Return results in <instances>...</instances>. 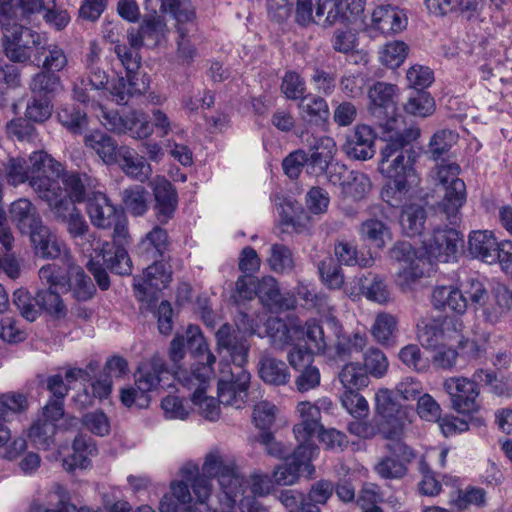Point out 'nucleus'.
<instances>
[{
	"label": "nucleus",
	"instance_id": "5701e85b",
	"mask_svg": "<svg viewBox=\"0 0 512 512\" xmlns=\"http://www.w3.org/2000/svg\"><path fill=\"white\" fill-rule=\"evenodd\" d=\"M116 77L110 78L101 65L85 69V75L74 83L73 93L77 101L86 104L90 101L89 92L101 90L112 97V84Z\"/></svg>",
	"mask_w": 512,
	"mask_h": 512
},
{
	"label": "nucleus",
	"instance_id": "4be33fe9",
	"mask_svg": "<svg viewBox=\"0 0 512 512\" xmlns=\"http://www.w3.org/2000/svg\"><path fill=\"white\" fill-rule=\"evenodd\" d=\"M153 211L157 221L165 225L174 218L179 197L176 187L165 177L155 181Z\"/></svg>",
	"mask_w": 512,
	"mask_h": 512
},
{
	"label": "nucleus",
	"instance_id": "393cba45",
	"mask_svg": "<svg viewBox=\"0 0 512 512\" xmlns=\"http://www.w3.org/2000/svg\"><path fill=\"white\" fill-rule=\"evenodd\" d=\"M299 116L309 127L326 130L330 110L327 101L320 95L309 93L298 103Z\"/></svg>",
	"mask_w": 512,
	"mask_h": 512
},
{
	"label": "nucleus",
	"instance_id": "1a4fd4ad",
	"mask_svg": "<svg viewBox=\"0 0 512 512\" xmlns=\"http://www.w3.org/2000/svg\"><path fill=\"white\" fill-rule=\"evenodd\" d=\"M190 352L193 362L191 374L201 384L207 382L214 373L213 365L216 357L209 350L201 330L197 326L190 325L187 329V338L177 334L170 343L169 357L174 363L184 359L186 352Z\"/></svg>",
	"mask_w": 512,
	"mask_h": 512
},
{
	"label": "nucleus",
	"instance_id": "f257e3e1",
	"mask_svg": "<svg viewBox=\"0 0 512 512\" xmlns=\"http://www.w3.org/2000/svg\"><path fill=\"white\" fill-rule=\"evenodd\" d=\"M217 347L225 350L231 362H219V380L217 384L218 401L224 406L241 409L248 398L251 375L245 368L248 363L250 343L243 337L233 334L229 323H224L215 334Z\"/></svg>",
	"mask_w": 512,
	"mask_h": 512
},
{
	"label": "nucleus",
	"instance_id": "20e7f679",
	"mask_svg": "<svg viewBox=\"0 0 512 512\" xmlns=\"http://www.w3.org/2000/svg\"><path fill=\"white\" fill-rule=\"evenodd\" d=\"M397 90L394 84L380 81L374 83L368 90V109L382 129L381 138L385 144H390V140L413 143L420 137V129L413 125L407 127L403 116L398 113Z\"/></svg>",
	"mask_w": 512,
	"mask_h": 512
},
{
	"label": "nucleus",
	"instance_id": "4d7b16f0",
	"mask_svg": "<svg viewBox=\"0 0 512 512\" xmlns=\"http://www.w3.org/2000/svg\"><path fill=\"white\" fill-rule=\"evenodd\" d=\"M230 326L233 327L232 325ZM236 327L237 329L232 328L233 334L237 335V337H243L249 343L247 335L263 337L268 332L269 324L264 327L262 319L258 315L241 312L236 321Z\"/></svg>",
	"mask_w": 512,
	"mask_h": 512
},
{
	"label": "nucleus",
	"instance_id": "4c0bfd02",
	"mask_svg": "<svg viewBox=\"0 0 512 512\" xmlns=\"http://www.w3.org/2000/svg\"><path fill=\"white\" fill-rule=\"evenodd\" d=\"M55 217L67 225L68 232L73 237L83 236L88 231V225L76 205L71 201L48 205Z\"/></svg>",
	"mask_w": 512,
	"mask_h": 512
},
{
	"label": "nucleus",
	"instance_id": "9b49d317",
	"mask_svg": "<svg viewBox=\"0 0 512 512\" xmlns=\"http://www.w3.org/2000/svg\"><path fill=\"white\" fill-rule=\"evenodd\" d=\"M460 170L457 163H446L439 165L436 173L445 189L442 200L436 206V212L453 225L458 222L460 209L467 199L465 182L458 177Z\"/></svg>",
	"mask_w": 512,
	"mask_h": 512
},
{
	"label": "nucleus",
	"instance_id": "72a5a7b5",
	"mask_svg": "<svg viewBox=\"0 0 512 512\" xmlns=\"http://www.w3.org/2000/svg\"><path fill=\"white\" fill-rule=\"evenodd\" d=\"M29 234L35 254L44 259L60 257L63 248H65L64 244L59 242L56 235L51 233L50 229L43 224L38 225Z\"/></svg>",
	"mask_w": 512,
	"mask_h": 512
},
{
	"label": "nucleus",
	"instance_id": "c85d7f7f",
	"mask_svg": "<svg viewBox=\"0 0 512 512\" xmlns=\"http://www.w3.org/2000/svg\"><path fill=\"white\" fill-rule=\"evenodd\" d=\"M336 152V143L333 138L324 136L316 140L310 157L307 156L306 172L319 177L326 173L332 163Z\"/></svg>",
	"mask_w": 512,
	"mask_h": 512
},
{
	"label": "nucleus",
	"instance_id": "603ef678",
	"mask_svg": "<svg viewBox=\"0 0 512 512\" xmlns=\"http://www.w3.org/2000/svg\"><path fill=\"white\" fill-rule=\"evenodd\" d=\"M435 108V100L429 92L411 91L404 104V111L417 117H427L433 114Z\"/></svg>",
	"mask_w": 512,
	"mask_h": 512
},
{
	"label": "nucleus",
	"instance_id": "7c9ffc66",
	"mask_svg": "<svg viewBox=\"0 0 512 512\" xmlns=\"http://www.w3.org/2000/svg\"><path fill=\"white\" fill-rule=\"evenodd\" d=\"M431 301L435 309L449 310L457 315H463L468 308L467 297L455 286H436Z\"/></svg>",
	"mask_w": 512,
	"mask_h": 512
},
{
	"label": "nucleus",
	"instance_id": "7ed1b4c3",
	"mask_svg": "<svg viewBox=\"0 0 512 512\" xmlns=\"http://www.w3.org/2000/svg\"><path fill=\"white\" fill-rule=\"evenodd\" d=\"M418 153L413 143L390 141L380 149L378 169L386 178L381 199L392 208H399L410 189L409 177L414 172Z\"/></svg>",
	"mask_w": 512,
	"mask_h": 512
},
{
	"label": "nucleus",
	"instance_id": "39448f33",
	"mask_svg": "<svg viewBox=\"0 0 512 512\" xmlns=\"http://www.w3.org/2000/svg\"><path fill=\"white\" fill-rule=\"evenodd\" d=\"M30 185L48 205L64 203V200L71 201L73 205L87 204L92 194L98 193L101 187L99 179L90 172L66 171L64 168L59 178L33 177Z\"/></svg>",
	"mask_w": 512,
	"mask_h": 512
},
{
	"label": "nucleus",
	"instance_id": "58836bf2",
	"mask_svg": "<svg viewBox=\"0 0 512 512\" xmlns=\"http://www.w3.org/2000/svg\"><path fill=\"white\" fill-rule=\"evenodd\" d=\"M499 242L490 231H473L469 235L468 249L470 254L481 261L493 264V257Z\"/></svg>",
	"mask_w": 512,
	"mask_h": 512
},
{
	"label": "nucleus",
	"instance_id": "a878e982",
	"mask_svg": "<svg viewBox=\"0 0 512 512\" xmlns=\"http://www.w3.org/2000/svg\"><path fill=\"white\" fill-rule=\"evenodd\" d=\"M169 374L166 362L160 357L153 356L140 362L135 374V384L142 393L158 388L164 376Z\"/></svg>",
	"mask_w": 512,
	"mask_h": 512
},
{
	"label": "nucleus",
	"instance_id": "c9c22d12",
	"mask_svg": "<svg viewBox=\"0 0 512 512\" xmlns=\"http://www.w3.org/2000/svg\"><path fill=\"white\" fill-rule=\"evenodd\" d=\"M260 379L272 386H285L289 383L291 374L289 366L282 360L271 356H263L258 363Z\"/></svg>",
	"mask_w": 512,
	"mask_h": 512
},
{
	"label": "nucleus",
	"instance_id": "052dcab7",
	"mask_svg": "<svg viewBox=\"0 0 512 512\" xmlns=\"http://www.w3.org/2000/svg\"><path fill=\"white\" fill-rule=\"evenodd\" d=\"M361 512H383L380 503L383 502V494L380 487L374 483H365L360 489L355 500Z\"/></svg>",
	"mask_w": 512,
	"mask_h": 512
},
{
	"label": "nucleus",
	"instance_id": "680f3d73",
	"mask_svg": "<svg viewBox=\"0 0 512 512\" xmlns=\"http://www.w3.org/2000/svg\"><path fill=\"white\" fill-rule=\"evenodd\" d=\"M418 339L421 345L427 349L438 350L445 344V332L443 323L433 320L418 330Z\"/></svg>",
	"mask_w": 512,
	"mask_h": 512
},
{
	"label": "nucleus",
	"instance_id": "dca6fc26",
	"mask_svg": "<svg viewBox=\"0 0 512 512\" xmlns=\"http://www.w3.org/2000/svg\"><path fill=\"white\" fill-rule=\"evenodd\" d=\"M104 126L118 134H128L135 139H146L153 133V124L149 116L137 110L120 114L111 111L104 114Z\"/></svg>",
	"mask_w": 512,
	"mask_h": 512
},
{
	"label": "nucleus",
	"instance_id": "e2e57ef3",
	"mask_svg": "<svg viewBox=\"0 0 512 512\" xmlns=\"http://www.w3.org/2000/svg\"><path fill=\"white\" fill-rule=\"evenodd\" d=\"M268 263L276 273L290 272L294 269L292 250L280 243H274L270 249Z\"/></svg>",
	"mask_w": 512,
	"mask_h": 512
},
{
	"label": "nucleus",
	"instance_id": "864d4df0",
	"mask_svg": "<svg viewBox=\"0 0 512 512\" xmlns=\"http://www.w3.org/2000/svg\"><path fill=\"white\" fill-rule=\"evenodd\" d=\"M33 172L38 176L59 178L63 172V166L45 151H35L30 156ZM33 176L31 177V179Z\"/></svg>",
	"mask_w": 512,
	"mask_h": 512
},
{
	"label": "nucleus",
	"instance_id": "412c9836",
	"mask_svg": "<svg viewBox=\"0 0 512 512\" xmlns=\"http://www.w3.org/2000/svg\"><path fill=\"white\" fill-rule=\"evenodd\" d=\"M377 135L374 129L366 124H358L347 135L342 146L343 152L353 160L366 161L375 155V141Z\"/></svg>",
	"mask_w": 512,
	"mask_h": 512
},
{
	"label": "nucleus",
	"instance_id": "bf43d9fd",
	"mask_svg": "<svg viewBox=\"0 0 512 512\" xmlns=\"http://www.w3.org/2000/svg\"><path fill=\"white\" fill-rule=\"evenodd\" d=\"M280 90L285 98L291 101H301L307 94L304 78L296 71L288 70L282 77Z\"/></svg>",
	"mask_w": 512,
	"mask_h": 512
},
{
	"label": "nucleus",
	"instance_id": "9d476101",
	"mask_svg": "<svg viewBox=\"0 0 512 512\" xmlns=\"http://www.w3.org/2000/svg\"><path fill=\"white\" fill-rule=\"evenodd\" d=\"M3 50L9 60L23 63L34 56L33 62L40 65L41 57L46 51L47 39L23 23L10 26V31L3 33Z\"/></svg>",
	"mask_w": 512,
	"mask_h": 512
},
{
	"label": "nucleus",
	"instance_id": "473e14b6",
	"mask_svg": "<svg viewBox=\"0 0 512 512\" xmlns=\"http://www.w3.org/2000/svg\"><path fill=\"white\" fill-rule=\"evenodd\" d=\"M115 165H118L127 176L141 182L151 174V167L145 157L140 156L133 148L126 145L120 146L118 161Z\"/></svg>",
	"mask_w": 512,
	"mask_h": 512
},
{
	"label": "nucleus",
	"instance_id": "a211bd4d",
	"mask_svg": "<svg viewBox=\"0 0 512 512\" xmlns=\"http://www.w3.org/2000/svg\"><path fill=\"white\" fill-rule=\"evenodd\" d=\"M362 0H317L316 21L323 26L337 22L350 23L363 13Z\"/></svg>",
	"mask_w": 512,
	"mask_h": 512
},
{
	"label": "nucleus",
	"instance_id": "3c124183",
	"mask_svg": "<svg viewBox=\"0 0 512 512\" xmlns=\"http://www.w3.org/2000/svg\"><path fill=\"white\" fill-rule=\"evenodd\" d=\"M339 380L344 389L361 390L368 386L369 376L359 363H346L339 373Z\"/></svg>",
	"mask_w": 512,
	"mask_h": 512
},
{
	"label": "nucleus",
	"instance_id": "37998d69",
	"mask_svg": "<svg viewBox=\"0 0 512 512\" xmlns=\"http://www.w3.org/2000/svg\"><path fill=\"white\" fill-rule=\"evenodd\" d=\"M169 244V236L166 229L155 226L141 240L138 249L141 254H146L147 258L159 259L164 257V254L168 251Z\"/></svg>",
	"mask_w": 512,
	"mask_h": 512
},
{
	"label": "nucleus",
	"instance_id": "2f4dec72",
	"mask_svg": "<svg viewBox=\"0 0 512 512\" xmlns=\"http://www.w3.org/2000/svg\"><path fill=\"white\" fill-rule=\"evenodd\" d=\"M27 408L28 401L24 394L9 392L0 395V447L6 445L11 438V432L5 425L8 417Z\"/></svg>",
	"mask_w": 512,
	"mask_h": 512
},
{
	"label": "nucleus",
	"instance_id": "f3484780",
	"mask_svg": "<svg viewBox=\"0 0 512 512\" xmlns=\"http://www.w3.org/2000/svg\"><path fill=\"white\" fill-rule=\"evenodd\" d=\"M153 260L139 280L134 278V294L140 302H151L171 281V271L163 258Z\"/></svg>",
	"mask_w": 512,
	"mask_h": 512
},
{
	"label": "nucleus",
	"instance_id": "e433bc0d",
	"mask_svg": "<svg viewBox=\"0 0 512 512\" xmlns=\"http://www.w3.org/2000/svg\"><path fill=\"white\" fill-rule=\"evenodd\" d=\"M85 145L91 148L106 165H115L118 161L120 146L107 133L98 130L91 132L85 136Z\"/></svg>",
	"mask_w": 512,
	"mask_h": 512
},
{
	"label": "nucleus",
	"instance_id": "aec40b11",
	"mask_svg": "<svg viewBox=\"0 0 512 512\" xmlns=\"http://www.w3.org/2000/svg\"><path fill=\"white\" fill-rule=\"evenodd\" d=\"M407 26V16L402 9L391 5L377 6L371 15V23L366 31L371 37L393 35Z\"/></svg>",
	"mask_w": 512,
	"mask_h": 512
},
{
	"label": "nucleus",
	"instance_id": "b1692460",
	"mask_svg": "<svg viewBox=\"0 0 512 512\" xmlns=\"http://www.w3.org/2000/svg\"><path fill=\"white\" fill-rule=\"evenodd\" d=\"M379 213L381 219L376 216L370 217L360 225L361 238L372 247L383 249L388 242L393 239L391 227L387 221L389 216L384 206H380Z\"/></svg>",
	"mask_w": 512,
	"mask_h": 512
},
{
	"label": "nucleus",
	"instance_id": "09e8293b",
	"mask_svg": "<svg viewBox=\"0 0 512 512\" xmlns=\"http://www.w3.org/2000/svg\"><path fill=\"white\" fill-rule=\"evenodd\" d=\"M57 119L69 132L78 135L87 126L86 113L74 104L62 105L57 111Z\"/></svg>",
	"mask_w": 512,
	"mask_h": 512
},
{
	"label": "nucleus",
	"instance_id": "bb28decb",
	"mask_svg": "<svg viewBox=\"0 0 512 512\" xmlns=\"http://www.w3.org/2000/svg\"><path fill=\"white\" fill-rule=\"evenodd\" d=\"M327 324L334 329L336 337L335 344L331 346L327 354L340 361H345L350 358L353 352H359L366 345V337L360 333H354L352 335L342 334V325L340 322L332 317L327 320ZM330 342V340L328 339Z\"/></svg>",
	"mask_w": 512,
	"mask_h": 512
},
{
	"label": "nucleus",
	"instance_id": "2eb2a0df",
	"mask_svg": "<svg viewBox=\"0 0 512 512\" xmlns=\"http://www.w3.org/2000/svg\"><path fill=\"white\" fill-rule=\"evenodd\" d=\"M461 220V213L456 224L453 227H437L423 241L426 252L441 262H450L456 259L459 246H462L464 239L463 234L456 229V225Z\"/></svg>",
	"mask_w": 512,
	"mask_h": 512
},
{
	"label": "nucleus",
	"instance_id": "0e129e2a",
	"mask_svg": "<svg viewBox=\"0 0 512 512\" xmlns=\"http://www.w3.org/2000/svg\"><path fill=\"white\" fill-rule=\"evenodd\" d=\"M191 401L194 405L199 407L201 415L209 420L216 421L220 417V407L221 404L218 401V397H208L206 396V388L199 386L192 394Z\"/></svg>",
	"mask_w": 512,
	"mask_h": 512
},
{
	"label": "nucleus",
	"instance_id": "ea45409f",
	"mask_svg": "<svg viewBox=\"0 0 512 512\" xmlns=\"http://www.w3.org/2000/svg\"><path fill=\"white\" fill-rule=\"evenodd\" d=\"M168 15L175 21V32H197L196 8L191 0H173Z\"/></svg>",
	"mask_w": 512,
	"mask_h": 512
},
{
	"label": "nucleus",
	"instance_id": "c756f323",
	"mask_svg": "<svg viewBox=\"0 0 512 512\" xmlns=\"http://www.w3.org/2000/svg\"><path fill=\"white\" fill-rule=\"evenodd\" d=\"M390 258L407 265V274L413 280L422 278L426 275L425 265H430V261L425 257H418L415 248L407 241H397L390 249Z\"/></svg>",
	"mask_w": 512,
	"mask_h": 512
},
{
	"label": "nucleus",
	"instance_id": "cd10ccee",
	"mask_svg": "<svg viewBox=\"0 0 512 512\" xmlns=\"http://www.w3.org/2000/svg\"><path fill=\"white\" fill-rule=\"evenodd\" d=\"M61 263V265L58 264V269L66 272L65 278L69 281V291H72L74 298L78 301L91 299L96 292V288L84 269L72 264L66 254L65 259H61Z\"/></svg>",
	"mask_w": 512,
	"mask_h": 512
},
{
	"label": "nucleus",
	"instance_id": "49530a36",
	"mask_svg": "<svg viewBox=\"0 0 512 512\" xmlns=\"http://www.w3.org/2000/svg\"><path fill=\"white\" fill-rule=\"evenodd\" d=\"M487 493L481 487L467 486L464 490L457 489L450 499V504L453 505L457 510L463 511L469 506L473 505L478 508L486 506Z\"/></svg>",
	"mask_w": 512,
	"mask_h": 512
},
{
	"label": "nucleus",
	"instance_id": "a18cd8bd",
	"mask_svg": "<svg viewBox=\"0 0 512 512\" xmlns=\"http://www.w3.org/2000/svg\"><path fill=\"white\" fill-rule=\"evenodd\" d=\"M361 293L370 301L385 303L390 293L382 277L372 272L363 274L359 279Z\"/></svg>",
	"mask_w": 512,
	"mask_h": 512
},
{
	"label": "nucleus",
	"instance_id": "0eeeda50",
	"mask_svg": "<svg viewBox=\"0 0 512 512\" xmlns=\"http://www.w3.org/2000/svg\"><path fill=\"white\" fill-rule=\"evenodd\" d=\"M285 329V342L290 345L287 359L294 370L312 365L315 353L326 354L329 352L328 337L324 333L322 322L316 318H310L304 326L286 324L278 321Z\"/></svg>",
	"mask_w": 512,
	"mask_h": 512
},
{
	"label": "nucleus",
	"instance_id": "774afa93",
	"mask_svg": "<svg viewBox=\"0 0 512 512\" xmlns=\"http://www.w3.org/2000/svg\"><path fill=\"white\" fill-rule=\"evenodd\" d=\"M388 366V359L379 348L371 347L364 353L362 367L367 371L368 375L381 378L386 374Z\"/></svg>",
	"mask_w": 512,
	"mask_h": 512
},
{
	"label": "nucleus",
	"instance_id": "6e6552de",
	"mask_svg": "<svg viewBox=\"0 0 512 512\" xmlns=\"http://www.w3.org/2000/svg\"><path fill=\"white\" fill-rule=\"evenodd\" d=\"M183 480L171 483V492L166 493L160 500V512H196L192 501L190 488L197 502L204 504L212 491L211 480L199 472L197 466L182 468Z\"/></svg>",
	"mask_w": 512,
	"mask_h": 512
},
{
	"label": "nucleus",
	"instance_id": "a19ab883",
	"mask_svg": "<svg viewBox=\"0 0 512 512\" xmlns=\"http://www.w3.org/2000/svg\"><path fill=\"white\" fill-rule=\"evenodd\" d=\"M10 216L18 228L25 233L31 232L38 225L42 224L36 208L26 198H20L10 205Z\"/></svg>",
	"mask_w": 512,
	"mask_h": 512
},
{
	"label": "nucleus",
	"instance_id": "8fccbe9b",
	"mask_svg": "<svg viewBox=\"0 0 512 512\" xmlns=\"http://www.w3.org/2000/svg\"><path fill=\"white\" fill-rule=\"evenodd\" d=\"M61 87L59 74L44 69L36 73L30 82V89L34 95L50 99L54 97Z\"/></svg>",
	"mask_w": 512,
	"mask_h": 512
},
{
	"label": "nucleus",
	"instance_id": "f03ea898",
	"mask_svg": "<svg viewBox=\"0 0 512 512\" xmlns=\"http://www.w3.org/2000/svg\"><path fill=\"white\" fill-rule=\"evenodd\" d=\"M86 212L93 226L113 228L112 241L103 243L100 249V255L109 271L120 276L130 275L133 265L125 247L130 236L124 209L113 204L107 194L100 190L88 200Z\"/></svg>",
	"mask_w": 512,
	"mask_h": 512
},
{
	"label": "nucleus",
	"instance_id": "338daca9",
	"mask_svg": "<svg viewBox=\"0 0 512 512\" xmlns=\"http://www.w3.org/2000/svg\"><path fill=\"white\" fill-rule=\"evenodd\" d=\"M342 406L354 418L366 417L369 412L368 402L360 390L344 389L340 395Z\"/></svg>",
	"mask_w": 512,
	"mask_h": 512
},
{
	"label": "nucleus",
	"instance_id": "de8ad7c7",
	"mask_svg": "<svg viewBox=\"0 0 512 512\" xmlns=\"http://www.w3.org/2000/svg\"><path fill=\"white\" fill-rule=\"evenodd\" d=\"M315 436H307L303 434V437L295 435V438L299 442L291 455L288 454V459L291 462H295V465L302 470L309 469L314 471V467L311 461L316 453H318V447L314 443L313 439Z\"/></svg>",
	"mask_w": 512,
	"mask_h": 512
},
{
	"label": "nucleus",
	"instance_id": "13d9d810",
	"mask_svg": "<svg viewBox=\"0 0 512 512\" xmlns=\"http://www.w3.org/2000/svg\"><path fill=\"white\" fill-rule=\"evenodd\" d=\"M56 429V424L37 421L28 430L29 440L37 449L48 450L54 444Z\"/></svg>",
	"mask_w": 512,
	"mask_h": 512
},
{
	"label": "nucleus",
	"instance_id": "f704fd0d",
	"mask_svg": "<svg viewBox=\"0 0 512 512\" xmlns=\"http://www.w3.org/2000/svg\"><path fill=\"white\" fill-rule=\"evenodd\" d=\"M427 220L425 207L417 203H409L401 206L399 213V225L402 233L407 237L420 236Z\"/></svg>",
	"mask_w": 512,
	"mask_h": 512
},
{
	"label": "nucleus",
	"instance_id": "79ce46f5",
	"mask_svg": "<svg viewBox=\"0 0 512 512\" xmlns=\"http://www.w3.org/2000/svg\"><path fill=\"white\" fill-rule=\"evenodd\" d=\"M297 410L300 414L301 422L294 425V435H299L300 437H303V434L306 437L315 436L316 432L323 426L320 408L315 404L304 401L298 404Z\"/></svg>",
	"mask_w": 512,
	"mask_h": 512
},
{
	"label": "nucleus",
	"instance_id": "c03bdc74",
	"mask_svg": "<svg viewBox=\"0 0 512 512\" xmlns=\"http://www.w3.org/2000/svg\"><path fill=\"white\" fill-rule=\"evenodd\" d=\"M371 190L372 182L367 174L360 171H351L348 181L340 190V194L344 199L360 202L367 198Z\"/></svg>",
	"mask_w": 512,
	"mask_h": 512
},
{
	"label": "nucleus",
	"instance_id": "423d86ee",
	"mask_svg": "<svg viewBox=\"0 0 512 512\" xmlns=\"http://www.w3.org/2000/svg\"><path fill=\"white\" fill-rule=\"evenodd\" d=\"M375 412L379 434L391 441L387 445L390 456L407 465L414 457L413 450L401 441L405 426L410 422L408 408L394 399L392 391L383 388L375 393Z\"/></svg>",
	"mask_w": 512,
	"mask_h": 512
},
{
	"label": "nucleus",
	"instance_id": "4468645a",
	"mask_svg": "<svg viewBox=\"0 0 512 512\" xmlns=\"http://www.w3.org/2000/svg\"><path fill=\"white\" fill-rule=\"evenodd\" d=\"M202 475L210 479L217 478L225 495L233 502L243 493V477L238 473L234 463H225L216 454H208L202 467Z\"/></svg>",
	"mask_w": 512,
	"mask_h": 512
},
{
	"label": "nucleus",
	"instance_id": "ddd939ff",
	"mask_svg": "<svg viewBox=\"0 0 512 512\" xmlns=\"http://www.w3.org/2000/svg\"><path fill=\"white\" fill-rule=\"evenodd\" d=\"M39 278L47 289H40L35 295L36 308L50 315L65 314L66 308L61 298V293L69 291V281L64 270L58 269V263L53 262L39 269Z\"/></svg>",
	"mask_w": 512,
	"mask_h": 512
},
{
	"label": "nucleus",
	"instance_id": "f8f14e48",
	"mask_svg": "<svg viewBox=\"0 0 512 512\" xmlns=\"http://www.w3.org/2000/svg\"><path fill=\"white\" fill-rule=\"evenodd\" d=\"M115 53L125 69V76L117 74L116 81L112 84V100L119 105H126L130 98L141 95L146 90L144 83L141 88L138 82L141 56L139 50L126 44H116Z\"/></svg>",
	"mask_w": 512,
	"mask_h": 512
},
{
	"label": "nucleus",
	"instance_id": "6e6d98bb",
	"mask_svg": "<svg viewBox=\"0 0 512 512\" xmlns=\"http://www.w3.org/2000/svg\"><path fill=\"white\" fill-rule=\"evenodd\" d=\"M337 262L346 266L368 267L373 262L371 257L367 258L359 254L357 247L348 241H340L334 248Z\"/></svg>",
	"mask_w": 512,
	"mask_h": 512
},
{
	"label": "nucleus",
	"instance_id": "6ab92c4d",
	"mask_svg": "<svg viewBox=\"0 0 512 512\" xmlns=\"http://www.w3.org/2000/svg\"><path fill=\"white\" fill-rule=\"evenodd\" d=\"M444 388L458 413L471 414L478 411L480 390L475 381L465 377H451L445 380Z\"/></svg>",
	"mask_w": 512,
	"mask_h": 512
},
{
	"label": "nucleus",
	"instance_id": "5fc2aeb1",
	"mask_svg": "<svg viewBox=\"0 0 512 512\" xmlns=\"http://www.w3.org/2000/svg\"><path fill=\"white\" fill-rule=\"evenodd\" d=\"M318 274L329 289H340L344 284L341 265L332 257H326L318 263Z\"/></svg>",
	"mask_w": 512,
	"mask_h": 512
},
{
	"label": "nucleus",
	"instance_id": "69168bd1",
	"mask_svg": "<svg viewBox=\"0 0 512 512\" xmlns=\"http://www.w3.org/2000/svg\"><path fill=\"white\" fill-rule=\"evenodd\" d=\"M397 329V319L388 313L377 315L372 327L373 337L381 344L389 345Z\"/></svg>",
	"mask_w": 512,
	"mask_h": 512
}]
</instances>
